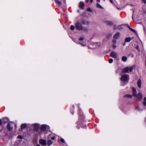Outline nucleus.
Returning <instances> with one entry per match:
<instances>
[{
    "instance_id": "nucleus-1",
    "label": "nucleus",
    "mask_w": 146,
    "mask_h": 146,
    "mask_svg": "<svg viewBox=\"0 0 146 146\" xmlns=\"http://www.w3.org/2000/svg\"><path fill=\"white\" fill-rule=\"evenodd\" d=\"M129 79V75L124 74L122 75L121 78V80L122 82V85H124L127 84Z\"/></svg>"
},
{
    "instance_id": "nucleus-2",
    "label": "nucleus",
    "mask_w": 146,
    "mask_h": 146,
    "mask_svg": "<svg viewBox=\"0 0 146 146\" xmlns=\"http://www.w3.org/2000/svg\"><path fill=\"white\" fill-rule=\"evenodd\" d=\"M75 28L76 29L80 31H87L86 28H84L82 24L80 23L77 22L75 24Z\"/></svg>"
},
{
    "instance_id": "nucleus-3",
    "label": "nucleus",
    "mask_w": 146,
    "mask_h": 146,
    "mask_svg": "<svg viewBox=\"0 0 146 146\" xmlns=\"http://www.w3.org/2000/svg\"><path fill=\"white\" fill-rule=\"evenodd\" d=\"M133 68L132 67H127L124 68L123 70V72L124 73H127L129 72H131L133 70Z\"/></svg>"
},
{
    "instance_id": "nucleus-4",
    "label": "nucleus",
    "mask_w": 146,
    "mask_h": 146,
    "mask_svg": "<svg viewBox=\"0 0 146 146\" xmlns=\"http://www.w3.org/2000/svg\"><path fill=\"white\" fill-rule=\"evenodd\" d=\"M39 143L40 144L44 146L46 145L47 143L46 140L42 139H40L39 140Z\"/></svg>"
},
{
    "instance_id": "nucleus-5",
    "label": "nucleus",
    "mask_w": 146,
    "mask_h": 146,
    "mask_svg": "<svg viewBox=\"0 0 146 146\" xmlns=\"http://www.w3.org/2000/svg\"><path fill=\"white\" fill-rule=\"evenodd\" d=\"M33 127L34 129L36 131H37L39 128V125L38 124L35 123L33 124Z\"/></svg>"
},
{
    "instance_id": "nucleus-6",
    "label": "nucleus",
    "mask_w": 146,
    "mask_h": 146,
    "mask_svg": "<svg viewBox=\"0 0 146 146\" xmlns=\"http://www.w3.org/2000/svg\"><path fill=\"white\" fill-rule=\"evenodd\" d=\"M48 127V126L47 125H43L41 126V130L42 131H44L46 130V128H47V127Z\"/></svg>"
},
{
    "instance_id": "nucleus-7",
    "label": "nucleus",
    "mask_w": 146,
    "mask_h": 146,
    "mask_svg": "<svg viewBox=\"0 0 146 146\" xmlns=\"http://www.w3.org/2000/svg\"><path fill=\"white\" fill-rule=\"evenodd\" d=\"M110 56L112 57L113 58H116L117 56L116 53L114 52H111Z\"/></svg>"
},
{
    "instance_id": "nucleus-8",
    "label": "nucleus",
    "mask_w": 146,
    "mask_h": 146,
    "mask_svg": "<svg viewBox=\"0 0 146 146\" xmlns=\"http://www.w3.org/2000/svg\"><path fill=\"white\" fill-rule=\"evenodd\" d=\"M142 98V95L140 93H139L137 96V99L138 100H140Z\"/></svg>"
},
{
    "instance_id": "nucleus-9",
    "label": "nucleus",
    "mask_w": 146,
    "mask_h": 146,
    "mask_svg": "<svg viewBox=\"0 0 146 146\" xmlns=\"http://www.w3.org/2000/svg\"><path fill=\"white\" fill-rule=\"evenodd\" d=\"M93 45L95 46L94 48H98L100 46V42H95L93 44Z\"/></svg>"
},
{
    "instance_id": "nucleus-10",
    "label": "nucleus",
    "mask_w": 146,
    "mask_h": 146,
    "mask_svg": "<svg viewBox=\"0 0 146 146\" xmlns=\"http://www.w3.org/2000/svg\"><path fill=\"white\" fill-rule=\"evenodd\" d=\"M120 36V34L119 33H117L115 34L113 36V38L114 39H118Z\"/></svg>"
},
{
    "instance_id": "nucleus-11",
    "label": "nucleus",
    "mask_w": 146,
    "mask_h": 146,
    "mask_svg": "<svg viewBox=\"0 0 146 146\" xmlns=\"http://www.w3.org/2000/svg\"><path fill=\"white\" fill-rule=\"evenodd\" d=\"M137 85L139 88H141V82L140 79H139L138 80L137 83Z\"/></svg>"
},
{
    "instance_id": "nucleus-12",
    "label": "nucleus",
    "mask_w": 146,
    "mask_h": 146,
    "mask_svg": "<svg viewBox=\"0 0 146 146\" xmlns=\"http://www.w3.org/2000/svg\"><path fill=\"white\" fill-rule=\"evenodd\" d=\"M104 22L107 25H113V23L112 22L110 21H104Z\"/></svg>"
},
{
    "instance_id": "nucleus-13",
    "label": "nucleus",
    "mask_w": 146,
    "mask_h": 146,
    "mask_svg": "<svg viewBox=\"0 0 146 146\" xmlns=\"http://www.w3.org/2000/svg\"><path fill=\"white\" fill-rule=\"evenodd\" d=\"M133 96H136V90L133 87Z\"/></svg>"
},
{
    "instance_id": "nucleus-14",
    "label": "nucleus",
    "mask_w": 146,
    "mask_h": 146,
    "mask_svg": "<svg viewBox=\"0 0 146 146\" xmlns=\"http://www.w3.org/2000/svg\"><path fill=\"white\" fill-rule=\"evenodd\" d=\"M8 120V119L7 118H4L2 119V122L3 123H7Z\"/></svg>"
},
{
    "instance_id": "nucleus-15",
    "label": "nucleus",
    "mask_w": 146,
    "mask_h": 146,
    "mask_svg": "<svg viewBox=\"0 0 146 146\" xmlns=\"http://www.w3.org/2000/svg\"><path fill=\"white\" fill-rule=\"evenodd\" d=\"M21 127L22 129H25L27 127V125L25 123L22 124L21 125Z\"/></svg>"
},
{
    "instance_id": "nucleus-16",
    "label": "nucleus",
    "mask_w": 146,
    "mask_h": 146,
    "mask_svg": "<svg viewBox=\"0 0 146 146\" xmlns=\"http://www.w3.org/2000/svg\"><path fill=\"white\" fill-rule=\"evenodd\" d=\"M84 3L83 2H80L79 4V7L80 8H82L84 7Z\"/></svg>"
},
{
    "instance_id": "nucleus-17",
    "label": "nucleus",
    "mask_w": 146,
    "mask_h": 146,
    "mask_svg": "<svg viewBox=\"0 0 146 146\" xmlns=\"http://www.w3.org/2000/svg\"><path fill=\"white\" fill-rule=\"evenodd\" d=\"M52 142L51 140H48L47 141V145L48 146L50 145H51L52 144Z\"/></svg>"
},
{
    "instance_id": "nucleus-18",
    "label": "nucleus",
    "mask_w": 146,
    "mask_h": 146,
    "mask_svg": "<svg viewBox=\"0 0 146 146\" xmlns=\"http://www.w3.org/2000/svg\"><path fill=\"white\" fill-rule=\"evenodd\" d=\"M127 60V57L125 56H123L122 57V60L124 62H126Z\"/></svg>"
},
{
    "instance_id": "nucleus-19",
    "label": "nucleus",
    "mask_w": 146,
    "mask_h": 146,
    "mask_svg": "<svg viewBox=\"0 0 146 146\" xmlns=\"http://www.w3.org/2000/svg\"><path fill=\"white\" fill-rule=\"evenodd\" d=\"M7 128L8 130H11L12 128L10 124H8L7 125Z\"/></svg>"
},
{
    "instance_id": "nucleus-20",
    "label": "nucleus",
    "mask_w": 146,
    "mask_h": 146,
    "mask_svg": "<svg viewBox=\"0 0 146 146\" xmlns=\"http://www.w3.org/2000/svg\"><path fill=\"white\" fill-rule=\"evenodd\" d=\"M131 40V38L130 37L126 38L125 39V41L126 42H129Z\"/></svg>"
},
{
    "instance_id": "nucleus-21",
    "label": "nucleus",
    "mask_w": 146,
    "mask_h": 146,
    "mask_svg": "<svg viewBox=\"0 0 146 146\" xmlns=\"http://www.w3.org/2000/svg\"><path fill=\"white\" fill-rule=\"evenodd\" d=\"M55 1L59 5H60L61 4V3L60 1L58 0H55Z\"/></svg>"
},
{
    "instance_id": "nucleus-22",
    "label": "nucleus",
    "mask_w": 146,
    "mask_h": 146,
    "mask_svg": "<svg viewBox=\"0 0 146 146\" xmlns=\"http://www.w3.org/2000/svg\"><path fill=\"white\" fill-rule=\"evenodd\" d=\"M130 30L132 31L133 32V33H137V32H136V31L134 29H132V28H130Z\"/></svg>"
},
{
    "instance_id": "nucleus-23",
    "label": "nucleus",
    "mask_w": 146,
    "mask_h": 146,
    "mask_svg": "<svg viewBox=\"0 0 146 146\" xmlns=\"http://www.w3.org/2000/svg\"><path fill=\"white\" fill-rule=\"evenodd\" d=\"M85 37L82 36V37L80 38L79 39V40L80 41L83 40H84L85 39Z\"/></svg>"
},
{
    "instance_id": "nucleus-24",
    "label": "nucleus",
    "mask_w": 146,
    "mask_h": 146,
    "mask_svg": "<svg viewBox=\"0 0 146 146\" xmlns=\"http://www.w3.org/2000/svg\"><path fill=\"white\" fill-rule=\"evenodd\" d=\"M124 97L131 98L132 97V96L131 95H129L127 94V95H125Z\"/></svg>"
},
{
    "instance_id": "nucleus-25",
    "label": "nucleus",
    "mask_w": 146,
    "mask_h": 146,
    "mask_svg": "<svg viewBox=\"0 0 146 146\" xmlns=\"http://www.w3.org/2000/svg\"><path fill=\"white\" fill-rule=\"evenodd\" d=\"M70 29L72 30H73L74 29V27L73 25H71L70 27Z\"/></svg>"
},
{
    "instance_id": "nucleus-26",
    "label": "nucleus",
    "mask_w": 146,
    "mask_h": 146,
    "mask_svg": "<svg viewBox=\"0 0 146 146\" xmlns=\"http://www.w3.org/2000/svg\"><path fill=\"white\" fill-rule=\"evenodd\" d=\"M97 7H98L102 8V7L98 3H97L96 4Z\"/></svg>"
},
{
    "instance_id": "nucleus-27",
    "label": "nucleus",
    "mask_w": 146,
    "mask_h": 146,
    "mask_svg": "<svg viewBox=\"0 0 146 146\" xmlns=\"http://www.w3.org/2000/svg\"><path fill=\"white\" fill-rule=\"evenodd\" d=\"M113 62V59L112 58H110L109 60V62L110 63H112Z\"/></svg>"
},
{
    "instance_id": "nucleus-28",
    "label": "nucleus",
    "mask_w": 146,
    "mask_h": 146,
    "mask_svg": "<svg viewBox=\"0 0 146 146\" xmlns=\"http://www.w3.org/2000/svg\"><path fill=\"white\" fill-rule=\"evenodd\" d=\"M116 40L114 39L113 40L112 44H116Z\"/></svg>"
},
{
    "instance_id": "nucleus-29",
    "label": "nucleus",
    "mask_w": 146,
    "mask_h": 146,
    "mask_svg": "<svg viewBox=\"0 0 146 146\" xmlns=\"http://www.w3.org/2000/svg\"><path fill=\"white\" fill-rule=\"evenodd\" d=\"M136 48L137 49V50H138L139 52V51H140V50H139V46H138V45H137V46H136Z\"/></svg>"
},
{
    "instance_id": "nucleus-30",
    "label": "nucleus",
    "mask_w": 146,
    "mask_h": 146,
    "mask_svg": "<svg viewBox=\"0 0 146 146\" xmlns=\"http://www.w3.org/2000/svg\"><path fill=\"white\" fill-rule=\"evenodd\" d=\"M18 138L20 139H22V136L19 135H18L17 137Z\"/></svg>"
},
{
    "instance_id": "nucleus-31",
    "label": "nucleus",
    "mask_w": 146,
    "mask_h": 146,
    "mask_svg": "<svg viewBox=\"0 0 146 146\" xmlns=\"http://www.w3.org/2000/svg\"><path fill=\"white\" fill-rule=\"evenodd\" d=\"M137 109L139 110V111H142L143 110L141 109L139 107H138L137 108Z\"/></svg>"
},
{
    "instance_id": "nucleus-32",
    "label": "nucleus",
    "mask_w": 146,
    "mask_h": 146,
    "mask_svg": "<svg viewBox=\"0 0 146 146\" xmlns=\"http://www.w3.org/2000/svg\"><path fill=\"white\" fill-rule=\"evenodd\" d=\"M87 11H89L90 12H91L92 11V10L90 8H88L87 9Z\"/></svg>"
},
{
    "instance_id": "nucleus-33",
    "label": "nucleus",
    "mask_w": 146,
    "mask_h": 146,
    "mask_svg": "<svg viewBox=\"0 0 146 146\" xmlns=\"http://www.w3.org/2000/svg\"><path fill=\"white\" fill-rule=\"evenodd\" d=\"M115 44H113V46L114 48H116V46L115 45Z\"/></svg>"
},
{
    "instance_id": "nucleus-34",
    "label": "nucleus",
    "mask_w": 146,
    "mask_h": 146,
    "mask_svg": "<svg viewBox=\"0 0 146 146\" xmlns=\"http://www.w3.org/2000/svg\"><path fill=\"white\" fill-rule=\"evenodd\" d=\"M143 104L144 106H146V102L144 101L143 102Z\"/></svg>"
},
{
    "instance_id": "nucleus-35",
    "label": "nucleus",
    "mask_w": 146,
    "mask_h": 146,
    "mask_svg": "<svg viewBox=\"0 0 146 146\" xmlns=\"http://www.w3.org/2000/svg\"><path fill=\"white\" fill-rule=\"evenodd\" d=\"M60 140V141L62 143H64V140L62 138Z\"/></svg>"
},
{
    "instance_id": "nucleus-36",
    "label": "nucleus",
    "mask_w": 146,
    "mask_h": 146,
    "mask_svg": "<svg viewBox=\"0 0 146 146\" xmlns=\"http://www.w3.org/2000/svg\"><path fill=\"white\" fill-rule=\"evenodd\" d=\"M82 24L83 25L85 24V22L84 21H83L82 22Z\"/></svg>"
},
{
    "instance_id": "nucleus-37",
    "label": "nucleus",
    "mask_w": 146,
    "mask_h": 146,
    "mask_svg": "<svg viewBox=\"0 0 146 146\" xmlns=\"http://www.w3.org/2000/svg\"><path fill=\"white\" fill-rule=\"evenodd\" d=\"M143 2L145 3H146V0H142Z\"/></svg>"
},
{
    "instance_id": "nucleus-38",
    "label": "nucleus",
    "mask_w": 146,
    "mask_h": 146,
    "mask_svg": "<svg viewBox=\"0 0 146 146\" xmlns=\"http://www.w3.org/2000/svg\"><path fill=\"white\" fill-rule=\"evenodd\" d=\"M80 44H81L82 46H85V45H86L85 44H83L80 43Z\"/></svg>"
},
{
    "instance_id": "nucleus-39",
    "label": "nucleus",
    "mask_w": 146,
    "mask_h": 146,
    "mask_svg": "<svg viewBox=\"0 0 146 146\" xmlns=\"http://www.w3.org/2000/svg\"><path fill=\"white\" fill-rule=\"evenodd\" d=\"M51 139H52V140H54V139H55V137H52L51 138Z\"/></svg>"
},
{
    "instance_id": "nucleus-40",
    "label": "nucleus",
    "mask_w": 146,
    "mask_h": 146,
    "mask_svg": "<svg viewBox=\"0 0 146 146\" xmlns=\"http://www.w3.org/2000/svg\"><path fill=\"white\" fill-rule=\"evenodd\" d=\"M144 102H146V97L144 98Z\"/></svg>"
},
{
    "instance_id": "nucleus-41",
    "label": "nucleus",
    "mask_w": 146,
    "mask_h": 146,
    "mask_svg": "<svg viewBox=\"0 0 146 146\" xmlns=\"http://www.w3.org/2000/svg\"><path fill=\"white\" fill-rule=\"evenodd\" d=\"M2 123V122L1 121V119H0V125H1Z\"/></svg>"
},
{
    "instance_id": "nucleus-42",
    "label": "nucleus",
    "mask_w": 146,
    "mask_h": 146,
    "mask_svg": "<svg viewBox=\"0 0 146 146\" xmlns=\"http://www.w3.org/2000/svg\"><path fill=\"white\" fill-rule=\"evenodd\" d=\"M125 41L124 43L123 44V46H125Z\"/></svg>"
},
{
    "instance_id": "nucleus-43",
    "label": "nucleus",
    "mask_w": 146,
    "mask_h": 146,
    "mask_svg": "<svg viewBox=\"0 0 146 146\" xmlns=\"http://www.w3.org/2000/svg\"><path fill=\"white\" fill-rule=\"evenodd\" d=\"M110 1L111 3H113V1L112 0H110Z\"/></svg>"
},
{
    "instance_id": "nucleus-44",
    "label": "nucleus",
    "mask_w": 146,
    "mask_h": 146,
    "mask_svg": "<svg viewBox=\"0 0 146 146\" xmlns=\"http://www.w3.org/2000/svg\"><path fill=\"white\" fill-rule=\"evenodd\" d=\"M90 0H86V2L87 3H88L89 2Z\"/></svg>"
},
{
    "instance_id": "nucleus-45",
    "label": "nucleus",
    "mask_w": 146,
    "mask_h": 146,
    "mask_svg": "<svg viewBox=\"0 0 146 146\" xmlns=\"http://www.w3.org/2000/svg\"><path fill=\"white\" fill-rule=\"evenodd\" d=\"M127 27H128V28L130 30V28H131L129 25H127Z\"/></svg>"
},
{
    "instance_id": "nucleus-46",
    "label": "nucleus",
    "mask_w": 146,
    "mask_h": 146,
    "mask_svg": "<svg viewBox=\"0 0 146 146\" xmlns=\"http://www.w3.org/2000/svg\"><path fill=\"white\" fill-rule=\"evenodd\" d=\"M131 56L132 57H133L134 56V55L133 54H132Z\"/></svg>"
},
{
    "instance_id": "nucleus-47",
    "label": "nucleus",
    "mask_w": 146,
    "mask_h": 146,
    "mask_svg": "<svg viewBox=\"0 0 146 146\" xmlns=\"http://www.w3.org/2000/svg\"><path fill=\"white\" fill-rule=\"evenodd\" d=\"M36 146H41L39 144H37V145H36Z\"/></svg>"
},
{
    "instance_id": "nucleus-48",
    "label": "nucleus",
    "mask_w": 146,
    "mask_h": 146,
    "mask_svg": "<svg viewBox=\"0 0 146 146\" xmlns=\"http://www.w3.org/2000/svg\"><path fill=\"white\" fill-rule=\"evenodd\" d=\"M93 0H90V2H91V3H92V2H93Z\"/></svg>"
},
{
    "instance_id": "nucleus-49",
    "label": "nucleus",
    "mask_w": 146,
    "mask_h": 146,
    "mask_svg": "<svg viewBox=\"0 0 146 146\" xmlns=\"http://www.w3.org/2000/svg\"><path fill=\"white\" fill-rule=\"evenodd\" d=\"M97 0V1H98V2H100V0Z\"/></svg>"
},
{
    "instance_id": "nucleus-50",
    "label": "nucleus",
    "mask_w": 146,
    "mask_h": 146,
    "mask_svg": "<svg viewBox=\"0 0 146 146\" xmlns=\"http://www.w3.org/2000/svg\"><path fill=\"white\" fill-rule=\"evenodd\" d=\"M145 121H146V118L145 119Z\"/></svg>"
},
{
    "instance_id": "nucleus-51",
    "label": "nucleus",
    "mask_w": 146,
    "mask_h": 146,
    "mask_svg": "<svg viewBox=\"0 0 146 146\" xmlns=\"http://www.w3.org/2000/svg\"><path fill=\"white\" fill-rule=\"evenodd\" d=\"M16 127V125H15V127Z\"/></svg>"
},
{
    "instance_id": "nucleus-52",
    "label": "nucleus",
    "mask_w": 146,
    "mask_h": 146,
    "mask_svg": "<svg viewBox=\"0 0 146 146\" xmlns=\"http://www.w3.org/2000/svg\"><path fill=\"white\" fill-rule=\"evenodd\" d=\"M104 1H105V0H104Z\"/></svg>"
}]
</instances>
